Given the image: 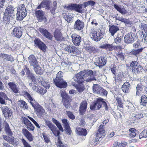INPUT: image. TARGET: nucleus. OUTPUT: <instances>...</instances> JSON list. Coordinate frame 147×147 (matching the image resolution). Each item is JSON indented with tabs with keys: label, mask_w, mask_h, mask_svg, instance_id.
I'll return each instance as SVG.
<instances>
[{
	"label": "nucleus",
	"mask_w": 147,
	"mask_h": 147,
	"mask_svg": "<svg viewBox=\"0 0 147 147\" xmlns=\"http://www.w3.org/2000/svg\"><path fill=\"white\" fill-rule=\"evenodd\" d=\"M143 117V114L142 113L137 114L134 116L132 119L135 121L138 122V120Z\"/></svg>",
	"instance_id": "3c124183"
},
{
	"label": "nucleus",
	"mask_w": 147,
	"mask_h": 147,
	"mask_svg": "<svg viewBox=\"0 0 147 147\" xmlns=\"http://www.w3.org/2000/svg\"><path fill=\"white\" fill-rule=\"evenodd\" d=\"M72 41L74 44L76 46L80 45L81 42V37L76 34H74L71 35Z\"/></svg>",
	"instance_id": "5701e85b"
},
{
	"label": "nucleus",
	"mask_w": 147,
	"mask_h": 147,
	"mask_svg": "<svg viewBox=\"0 0 147 147\" xmlns=\"http://www.w3.org/2000/svg\"><path fill=\"white\" fill-rule=\"evenodd\" d=\"M92 90L94 93L98 95L102 96L106 95L107 94V91L98 84H94L92 87Z\"/></svg>",
	"instance_id": "39448f33"
},
{
	"label": "nucleus",
	"mask_w": 147,
	"mask_h": 147,
	"mask_svg": "<svg viewBox=\"0 0 147 147\" xmlns=\"http://www.w3.org/2000/svg\"><path fill=\"white\" fill-rule=\"evenodd\" d=\"M61 72L59 71L56 75V78L53 79V81L55 86L59 88H65L67 86L66 82L62 79V76L61 74Z\"/></svg>",
	"instance_id": "7ed1b4c3"
},
{
	"label": "nucleus",
	"mask_w": 147,
	"mask_h": 147,
	"mask_svg": "<svg viewBox=\"0 0 147 147\" xmlns=\"http://www.w3.org/2000/svg\"><path fill=\"white\" fill-rule=\"evenodd\" d=\"M9 135V136H3V139L13 145H16L18 143V140L17 139H15L14 137L12 136V134Z\"/></svg>",
	"instance_id": "dca6fc26"
},
{
	"label": "nucleus",
	"mask_w": 147,
	"mask_h": 147,
	"mask_svg": "<svg viewBox=\"0 0 147 147\" xmlns=\"http://www.w3.org/2000/svg\"><path fill=\"white\" fill-rule=\"evenodd\" d=\"M130 66L132 72L135 74H140L144 70L143 67L137 61H132L130 64Z\"/></svg>",
	"instance_id": "20e7f679"
},
{
	"label": "nucleus",
	"mask_w": 147,
	"mask_h": 147,
	"mask_svg": "<svg viewBox=\"0 0 147 147\" xmlns=\"http://www.w3.org/2000/svg\"><path fill=\"white\" fill-rule=\"evenodd\" d=\"M130 85L128 82H125L122 85V90L124 92H128L129 91Z\"/></svg>",
	"instance_id": "c9c22d12"
},
{
	"label": "nucleus",
	"mask_w": 147,
	"mask_h": 147,
	"mask_svg": "<svg viewBox=\"0 0 147 147\" xmlns=\"http://www.w3.org/2000/svg\"><path fill=\"white\" fill-rule=\"evenodd\" d=\"M98 131L97 133L96 137V141H101L104 137L105 135L104 127L103 125H100L99 127Z\"/></svg>",
	"instance_id": "0eeeda50"
},
{
	"label": "nucleus",
	"mask_w": 147,
	"mask_h": 147,
	"mask_svg": "<svg viewBox=\"0 0 147 147\" xmlns=\"http://www.w3.org/2000/svg\"><path fill=\"white\" fill-rule=\"evenodd\" d=\"M52 120L53 123L56 125L59 130L62 132H63V130L61 123L54 118H53Z\"/></svg>",
	"instance_id": "ea45409f"
},
{
	"label": "nucleus",
	"mask_w": 147,
	"mask_h": 147,
	"mask_svg": "<svg viewBox=\"0 0 147 147\" xmlns=\"http://www.w3.org/2000/svg\"><path fill=\"white\" fill-rule=\"evenodd\" d=\"M114 8L119 12L122 14H126L127 13V11L123 7H121L116 4L114 5Z\"/></svg>",
	"instance_id": "e433bc0d"
},
{
	"label": "nucleus",
	"mask_w": 147,
	"mask_h": 147,
	"mask_svg": "<svg viewBox=\"0 0 147 147\" xmlns=\"http://www.w3.org/2000/svg\"><path fill=\"white\" fill-rule=\"evenodd\" d=\"M22 142L25 147H31L30 145L24 139H22Z\"/></svg>",
	"instance_id": "69168bd1"
},
{
	"label": "nucleus",
	"mask_w": 147,
	"mask_h": 147,
	"mask_svg": "<svg viewBox=\"0 0 147 147\" xmlns=\"http://www.w3.org/2000/svg\"><path fill=\"white\" fill-rule=\"evenodd\" d=\"M11 34L13 37L18 38H20L22 34L21 28L20 27H15L11 32Z\"/></svg>",
	"instance_id": "4468645a"
},
{
	"label": "nucleus",
	"mask_w": 147,
	"mask_h": 147,
	"mask_svg": "<svg viewBox=\"0 0 147 147\" xmlns=\"http://www.w3.org/2000/svg\"><path fill=\"white\" fill-rule=\"evenodd\" d=\"M76 132L79 135L86 136L87 134V131L85 129L79 127H76Z\"/></svg>",
	"instance_id": "7c9ffc66"
},
{
	"label": "nucleus",
	"mask_w": 147,
	"mask_h": 147,
	"mask_svg": "<svg viewBox=\"0 0 147 147\" xmlns=\"http://www.w3.org/2000/svg\"><path fill=\"white\" fill-rule=\"evenodd\" d=\"M107 62V59L106 57H101L98 58L96 62H95V64L100 68L105 65Z\"/></svg>",
	"instance_id": "2eb2a0df"
},
{
	"label": "nucleus",
	"mask_w": 147,
	"mask_h": 147,
	"mask_svg": "<svg viewBox=\"0 0 147 147\" xmlns=\"http://www.w3.org/2000/svg\"><path fill=\"white\" fill-rule=\"evenodd\" d=\"M36 16L39 21H45L46 18L44 16V13L42 10H36L35 12Z\"/></svg>",
	"instance_id": "393cba45"
},
{
	"label": "nucleus",
	"mask_w": 147,
	"mask_h": 147,
	"mask_svg": "<svg viewBox=\"0 0 147 147\" xmlns=\"http://www.w3.org/2000/svg\"><path fill=\"white\" fill-rule=\"evenodd\" d=\"M95 4V2L92 1H89L84 3V7L86 8L88 6L93 7Z\"/></svg>",
	"instance_id": "603ef678"
},
{
	"label": "nucleus",
	"mask_w": 147,
	"mask_h": 147,
	"mask_svg": "<svg viewBox=\"0 0 147 147\" xmlns=\"http://www.w3.org/2000/svg\"><path fill=\"white\" fill-rule=\"evenodd\" d=\"M60 93L63 100L68 98L69 96L67 95L65 90H61L60 91Z\"/></svg>",
	"instance_id": "5fc2aeb1"
},
{
	"label": "nucleus",
	"mask_w": 147,
	"mask_h": 147,
	"mask_svg": "<svg viewBox=\"0 0 147 147\" xmlns=\"http://www.w3.org/2000/svg\"><path fill=\"white\" fill-rule=\"evenodd\" d=\"M115 57L117 60L119 59L120 60H123L124 58L123 53L121 52H119L116 53Z\"/></svg>",
	"instance_id": "864d4df0"
},
{
	"label": "nucleus",
	"mask_w": 147,
	"mask_h": 147,
	"mask_svg": "<svg viewBox=\"0 0 147 147\" xmlns=\"http://www.w3.org/2000/svg\"><path fill=\"white\" fill-rule=\"evenodd\" d=\"M38 30L45 37L49 40H52L53 36L47 30L41 27L38 29Z\"/></svg>",
	"instance_id": "6ab92c4d"
},
{
	"label": "nucleus",
	"mask_w": 147,
	"mask_h": 147,
	"mask_svg": "<svg viewBox=\"0 0 147 147\" xmlns=\"http://www.w3.org/2000/svg\"><path fill=\"white\" fill-rule=\"evenodd\" d=\"M4 126L5 127V129L6 133L8 135H11L12 133L8 123L6 121L4 122Z\"/></svg>",
	"instance_id": "79ce46f5"
},
{
	"label": "nucleus",
	"mask_w": 147,
	"mask_h": 147,
	"mask_svg": "<svg viewBox=\"0 0 147 147\" xmlns=\"http://www.w3.org/2000/svg\"><path fill=\"white\" fill-rule=\"evenodd\" d=\"M35 45L43 51H45L46 47L45 45L38 38H36L34 40Z\"/></svg>",
	"instance_id": "412c9836"
},
{
	"label": "nucleus",
	"mask_w": 147,
	"mask_h": 147,
	"mask_svg": "<svg viewBox=\"0 0 147 147\" xmlns=\"http://www.w3.org/2000/svg\"><path fill=\"white\" fill-rule=\"evenodd\" d=\"M136 38V34L130 32L126 34L124 38V41L126 43H130L134 42Z\"/></svg>",
	"instance_id": "6e6552de"
},
{
	"label": "nucleus",
	"mask_w": 147,
	"mask_h": 147,
	"mask_svg": "<svg viewBox=\"0 0 147 147\" xmlns=\"http://www.w3.org/2000/svg\"><path fill=\"white\" fill-rule=\"evenodd\" d=\"M28 90V89L26 88V90L23 91H22V94L30 102L31 105L34 106L35 105V104H36V101L31 96L30 94L27 91Z\"/></svg>",
	"instance_id": "9b49d317"
},
{
	"label": "nucleus",
	"mask_w": 147,
	"mask_h": 147,
	"mask_svg": "<svg viewBox=\"0 0 147 147\" xmlns=\"http://www.w3.org/2000/svg\"><path fill=\"white\" fill-rule=\"evenodd\" d=\"M9 88L12 91L15 93L16 94L18 92L19 88L17 85L14 82H9L8 84Z\"/></svg>",
	"instance_id": "bb28decb"
},
{
	"label": "nucleus",
	"mask_w": 147,
	"mask_h": 147,
	"mask_svg": "<svg viewBox=\"0 0 147 147\" xmlns=\"http://www.w3.org/2000/svg\"><path fill=\"white\" fill-rule=\"evenodd\" d=\"M62 121L65 128L69 127V125L68 123V120L67 119H63L62 120Z\"/></svg>",
	"instance_id": "e2e57ef3"
},
{
	"label": "nucleus",
	"mask_w": 147,
	"mask_h": 147,
	"mask_svg": "<svg viewBox=\"0 0 147 147\" xmlns=\"http://www.w3.org/2000/svg\"><path fill=\"white\" fill-rule=\"evenodd\" d=\"M52 120L53 123L56 125L59 130L62 132H63V130L61 123L54 118H53Z\"/></svg>",
	"instance_id": "58836bf2"
},
{
	"label": "nucleus",
	"mask_w": 147,
	"mask_h": 147,
	"mask_svg": "<svg viewBox=\"0 0 147 147\" xmlns=\"http://www.w3.org/2000/svg\"><path fill=\"white\" fill-rule=\"evenodd\" d=\"M19 105L21 109H26L28 108V106L26 103L23 100H20Z\"/></svg>",
	"instance_id": "37998d69"
},
{
	"label": "nucleus",
	"mask_w": 147,
	"mask_h": 147,
	"mask_svg": "<svg viewBox=\"0 0 147 147\" xmlns=\"http://www.w3.org/2000/svg\"><path fill=\"white\" fill-rule=\"evenodd\" d=\"M139 34L141 35V37L142 38L143 42L147 45V33L145 34H143V32L141 31L140 32Z\"/></svg>",
	"instance_id": "49530a36"
},
{
	"label": "nucleus",
	"mask_w": 147,
	"mask_h": 147,
	"mask_svg": "<svg viewBox=\"0 0 147 147\" xmlns=\"http://www.w3.org/2000/svg\"><path fill=\"white\" fill-rule=\"evenodd\" d=\"M5 118H10L12 115V111L8 107L5 106L1 108Z\"/></svg>",
	"instance_id": "f3484780"
},
{
	"label": "nucleus",
	"mask_w": 147,
	"mask_h": 147,
	"mask_svg": "<svg viewBox=\"0 0 147 147\" xmlns=\"http://www.w3.org/2000/svg\"><path fill=\"white\" fill-rule=\"evenodd\" d=\"M57 4V2L56 1H54L53 2L52 6L50 7V11L53 14L55 13V11L56 9Z\"/></svg>",
	"instance_id": "a18cd8bd"
},
{
	"label": "nucleus",
	"mask_w": 147,
	"mask_h": 147,
	"mask_svg": "<svg viewBox=\"0 0 147 147\" xmlns=\"http://www.w3.org/2000/svg\"><path fill=\"white\" fill-rule=\"evenodd\" d=\"M40 80L39 81L41 85L46 88H49L50 87L48 80L47 79H45L42 77H41L40 78Z\"/></svg>",
	"instance_id": "c756f323"
},
{
	"label": "nucleus",
	"mask_w": 147,
	"mask_h": 147,
	"mask_svg": "<svg viewBox=\"0 0 147 147\" xmlns=\"http://www.w3.org/2000/svg\"><path fill=\"white\" fill-rule=\"evenodd\" d=\"M27 12L24 5L18 9L17 13V18L19 20H22L26 16Z\"/></svg>",
	"instance_id": "423d86ee"
},
{
	"label": "nucleus",
	"mask_w": 147,
	"mask_h": 147,
	"mask_svg": "<svg viewBox=\"0 0 147 147\" xmlns=\"http://www.w3.org/2000/svg\"><path fill=\"white\" fill-rule=\"evenodd\" d=\"M14 8L11 6H8L7 8L5 10V12L7 13V14H13L14 12Z\"/></svg>",
	"instance_id": "de8ad7c7"
},
{
	"label": "nucleus",
	"mask_w": 147,
	"mask_h": 147,
	"mask_svg": "<svg viewBox=\"0 0 147 147\" xmlns=\"http://www.w3.org/2000/svg\"><path fill=\"white\" fill-rule=\"evenodd\" d=\"M73 85L76 86V88L80 92H82L84 89V86L82 85H79L76 86H75V84H73Z\"/></svg>",
	"instance_id": "052dcab7"
},
{
	"label": "nucleus",
	"mask_w": 147,
	"mask_h": 147,
	"mask_svg": "<svg viewBox=\"0 0 147 147\" xmlns=\"http://www.w3.org/2000/svg\"><path fill=\"white\" fill-rule=\"evenodd\" d=\"M23 122L27 129L30 131L34 130V127L29 120L27 118L24 117L22 119Z\"/></svg>",
	"instance_id": "ddd939ff"
},
{
	"label": "nucleus",
	"mask_w": 147,
	"mask_h": 147,
	"mask_svg": "<svg viewBox=\"0 0 147 147\" xmlns=\"http://www.w3.org/2000/svg\"><path fill=\"white\" fill-rule=\"evenodd\" d=\"M67 113L69 117L72 119H74L75 118V117L73 114L69 111H67Z\"/></svg>",
	"instance_id": "0e129e2a"
},
{
	"label": "nucleus",
	"mask_w": 147,
	"mask_h": 147,
	"mask_svg": "<svg viewBox=\"0 0 147 147\" xmlns=\"http://www.w3.org/2000/svg\"><path fill=\"white\" fill-rule=\"evenodd\" d=\"M87 107V102L86 101L84 100L80 104L79 112L81 115H83L85 112Z\"/></svg>",
	"instance_id": "c85d7f7f"
},
{
	"label": "nucleus",
	"mask_w": 147,
	"mask_h": 147,
	"mask_svg": "<svg viewBox=\"0 0 147 147\" xmlns=\"http://www.w3.org/2000/svg\"><path fill=\"white\" fill-rule=\"evenodd\" d=\"M119 30V28L117 26L113 25L109 28V32L111 33V35L113 36L115 34L117 31Z\"/></svg>",
	"instance_id": "72a5a7b5"
},
{
	"label": "nucleus",
	"mask_w": 147,
	"mask_h": 147,
	"mask_svg": "<svg viewBox=\"0 0 147 147\" xmlns=\"http://www.w3.org/2000/svg\"><path fill=\"white\" fill-rule=\"evenodd\" d=\"M24 70L26 71V73L28 75V76L31 79L32 81L34 82V83L35 84L37 83L38 81V79L35 78L34 75L32 73H30L29 69L25 67L24 68Z\"/></svg>",
	"instance_id": "cd10ccee"
},
{
	"label": "nucleus",
	"mask_w": 147,
	"mask_h": 147,
	"mask_svg": "<svg viewBox=\"0 0 147 147\" xmlns=\"http://www.w3.org/2000/svg\"><path fill=\"white\" fill-rule=\"evenodd\" d=\"M68 98L63 99V103L64 106L67 109H69L71 107L70 102L68 99Z\"/></svg>",
	"instance_id": "09e8293b"
},
{
	"label": "nucleus",
	"mask_w": 147,
	"mask_h": 147,
	"mask_svg": "<svg viewBox=\"0 0 147 147\" xmlns=\"http://www.w3.org/2000/svg\"><path fill=\"white\" fill-rule=\"evenodd\" d=\"M51 2L50 0H43L41 3L37 7V9H40L41 7L45 8V9H50V5Z\"/></svg>",
	"instance_id": "aec40b11"
},
{
	"label": "nucleus",
	"mask_w": 147,
	"mask_h": 147,
	"mask_svg": "<svg viewBox=\"0 0 147 147\" xmlns=\"http://www.w3.org/2000/svg\"><path fill=\"white\" fill-rule=\"evenodd\" d=\"M54 37L55 39L59 41H61L63 38L61 32L58 30H55L54 33Z\"/></svg>",
	"instance_id": "2f4dec72"
},
{
	"label": "nucleus",
	"mask_w": 147,
	"mask_h": 147,
	"mask_svg": "<svg viewBox=\"0 0 147 147\" xmlns=\"http://www.w3.org/2000/svg\"><path fill=\"white\" fill-rule=\"evenodd\" d=\"M102 98H99L95 100L94 102L91 103L90 105L91 110H99L102 105Z\"/></svg>",
	"instance_id": "1a4fd4ad"
},
{
	"label": "nucleus",
	"mask_w": 147,
	"mask_h": 147,
	"mask_svg": "<svg viewBox=\"0 0 147 147\" xmlns=\"http://www.w3.org/2000/svg\"><path fill=\"white\" fill-rule=\"evenodd\" d=\"M34 106L32 105L36 112V113L38 115H42L45 113V110L43 109L39 105L38 103L36 101V104Z\"/></svg>",
	"instance_id": "b1692460"
},
{
	"label": "nucleus",
	"mask_w": 147,
	"mask_h": 147,
	"mask_svg": "<svg viewBox=\"0 0 147 147\" xmlns=\"http://www.w3.org/2000/svg\"><path fill=\"white\" fill-rule=\"evenodd\" d=\"M90 36L91 38L95 41H99L102 37L101 33L94 30H92Z\"/></svg>",
	"instance_id": "f8f14e48"
},
{
	"label": "nucleus",
	"mask_w": 147,
	"mask_h": 147,
	"mask_svg": "<svg viewBox=\"0 0 147 147\" xmlns=\"http://www.w3.org/2000/svg\"><path fill=\"white\" fill-rule=\"evenodd\" d=\"M42 135L45 142L48 143L50 142V140L48 136L45 133H42Z\"/></svg>",
	"instance_id": "680f3d73"
},
{
	"label": "nucleus",
	"mask_w": 147,
	"mask_h": 147,
	"mask_svg": "<svg viewBox=\"0 0 147 147\" xmlns=\"http://www.w3.org/2000/svg\"><path fill=\"white\" fill-rule=\"evenodd\" d=\"M139 137L140 139L142 138L147 137V129H145L142 131L140 134Z\"/></svg>",
	"instance_id": "4d7b16f0"
},
{
	"label": "nucleus",
	"mask_w": 147,
	"mask_h": 147,
	"mask_svg": "<svg viewBox=\"0 0 147 147\" xmlns=\"http://www.w3.org/2000/svg\"><path fill=\"white\" fill-rule=\"evenodd\" d=\"M100 48L105 49L107 51H112L113 50V46L112 45L106 44L103 45L100 47Z\"/></svg>",
	"instance_id": "a19ab883"
},
{
	"label": "nucleus",
	"mask_w": 147,
	"mask_h": 147,
	"mask_svg": "<svg viewBox=\"0 0 147 147\" xmlns=\"http://www.w3.org/2000/svg\"><path fill=\"white\" fill-rule=\"evenodd\" d=\"M140 29L144 31L146 33H147V24L141 23L140 25Z\"/></svg>",
	"instance_id": "bf43d9fd"
},
{
	"label": "nucleus",
	"mask_w": 147,
	"mask_h": 147,
	"mask_svg": "<svg viewBox=\"0 0 147 147\" xmlns=\"http://www.w3.org/2000/svg\"><path fill=\"white\" fill-rule=\"evenodd\" d=\"M65 50L68 52L74 54H77L80 53L79 50L73 45L68 46L65 48Z\"/></svg>",
	"instance_id": "4be33fe9"
},
{
	"label": "nucleus",
	"mask_w": 147,
	"mask_h": 147,
	"mask_svg": "<svg viewBox=\"0 0 147 147\" xmlns=\"http://www.w3.org/2000/svg\"><path fill=\"white\" fill-rule=\"evenodd\" d=\"M45 125L47 126L51 130L55 127L54 125L52 124L51 122L48 120L45 119Z\"/></svg>",
	"instance_id": "c03bdc74"
},
{
	"label": "nucleus",
	"mask_w": 147,
	"mask_h": 147,
	"mask_svg": "<svg viewBox=\"0 0 147 147\" xmlns=\"http://www.w3.org/2000/svg\"><path fill=\"white\" fill-rule=\"evenodd\" d=\"M6 100H8V98L5 93L0 92V103L2 104H6V102L3 98Z\"/></svg>",
	"instance_id": "f704fd0d"
},
{
	"label": "nucleus",
	"mask_w": 147,
	"mask_h": 147,
	"mask_svg": "<svg viewBox=\"0 0 147 147\" xmlns=\"http://www.w3.org/2000/svg\"><path fill=\"white\" fill-rule=\"evenodd\" d=\"M74 79L78 84H82L84 81L90 82L96 80L93 71L89 69L85 70L76 74L74 77Z\"/></svg>",
	"instance_id": "f257e3e1"
},
{
	"label": "nucleus",
	"mask_w": 147,
	"mask_h": 147,
	"mask_svg": "<svg viewBox=\"0 0 147 147\" xmlns=\"http://www.w3.org/2000/svg\"><path fill=\"white\" fill-rule=\"evenodd\" d=\"M22 133L30 142H32L33 140L34 137L26 129H22Z\"/></svg>",
	"instance_id": "a878e982"
},
{
	"label": "nucleus",
	"mask_w": 147,
	"mask_h": 147,
	"mask_svg": "<svg viewBox=\"0 0 147 147\" xmlns=\"http://www.w3.org/2000/svg\"><path fill=\"white\" fill-rule=\"evenodd\" d=\"M82 4H71L69 6V9L75 11L79 13H84L85 10L82 9Z\"/></svg>",
	"instance_id": "9d476101"
},
{
	"label": "nucleus",
	"mask_w": 147,
	"mask_h": 147,
	"mask_svg": "<svg viewBox=\"0 0 147 147\" xmlns=\"http://www.w3.org/2000/svg\"><path fill=\"white\" fill-rule=\"evenodd\" d=\"M121 36L120 37L117 36V37L115 38L114 42L116 44H118L121 42Z\"/></svg>",
	"instance_id": "774afa93"
},
{
	"label": "nucleus",
	"mask_w": 147,
	"mask_h": 147,
	"mask_svg": "<svg viewBox=\"0 0 147 147\" xmlns=\"http://www.w3.org/2000/svg\"><path fill=\"white\" fill-rule=\"evenodd\" d=\"M54 135L56 136H58L59 135L60 132L55 127L54 128L51 130Z\"/></svg>",
	"instance_id": "13d9d810"
},
{
	"label": "nucleus",
	"mask_w": 147,
	"mask_h": 147,
	"mask_svg": "<svg viewBox=\"0 0 147 147\" xmlns=\"http://www.w3.org/2000/svg\"><path fill=\"white\" fill-rule=\"evenodd\" d=\"M142 49L141 48L138 49L134 50L132 52V53L133 54L136 55L137 54H138L140 52H141L142 50Z\"/></svg>",
	"instance_id": "338daca9"
},
{
	"label": "nucleus",
	"mask_w": 147,
	"mask_h": 147,
	"mask_svg": "<svg viewBox=\"0 0 147 147\" xmlns=\"http://www.w3.org/2000/svg\"><path fill=\"white\" fill-rule=\"evenodd\" d=\"M84 26V22L78 19L74 23V28L76 30H80L83 28Z\"/></svg>",
	"instance_id": "a211bd4d"
},
{
	"label": "nucleus",
	"mask_w": 147,
	"mask_h": 147,
	"mask_svg": "<svg viewBox=\"0 0 147 147\" xmlns=\"http://www.w3.org/2000/svg\"><path fill=\"white\" fill-rule=\"evenodd\" d=\"M129 131L130 132L129 135L131 137H134L136 136V131L135 129L130 128L129 129Z\"/></svg>",
	"instance_id": "6e6d98bb"
},
{
	"label": "nucleus",
	"mask_w": 147,
	"mask_h": 147,
	"mask_svg": "<svg viewBox=\"0 0 147 147\" xmlns=\"http://www.w3.org/2000/svg\"><path fill=\"white\" fill-rule=\"evenodd\" d=\"M141 102L140 104L143 106H146V104H147V97L145 96H142L141 99Z\"/></svg>",
	"instance_id": "8fccbe9b"
},
{
	"label": "nucleus",
	"mask_w": 147,
	"mask_h": 147,
	"mask_svg": "<svg viewBox=\"0 0 147 147\" xmlns=\"http://www.w3.org/2000/svg\"><path fill=\"white\" fill-rule=\"evenodd\" d=\"M28 61L30 66H33L34 69L36 74H40L41 73V68L34 55H30L28 57Z\"/></svg>",
	"instance_id": "f03ea898"
},
{
	"label": "nucleus",
	"mask_w": 147,
	"mask_h": 147,
	"mask_svg": "<svg viewBox=\"0 0 147 147\" xmlns=\"http://www.w3.org/2000/svg\"><path fill=\"white\" fill-rule=\"evenodd\" d=\"M74 17V15L72 13H64L63 15L64 18L67 22L69 23L71 22V20Z\"/></svg>",
	"instance_id": "473e14b6"
},
{
	"label": "nucleus",
	"mask_w": 147,
	"mask_h": 147,
	"mask_svg": "<svg viewBox=\"0 0 147 147\" xmlns=\"http://www.w3.org/2000/svg\"><path fill=\"white\" fill-rule=\"evenodd\" d=\"M1 57L3 58L5 60L9 61L11 62L14 60V58L10 55L5 54H1Z\"/></svg>",
	"instance_id": "4c0bfd02"
}]
</instances>
